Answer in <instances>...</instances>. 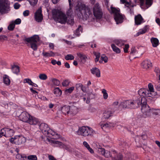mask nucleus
I'll list each match as a JSON object with an SVG mask.
<instances>
[{
    "mask_svg": "<svg viewBox=\"0 0 160 160\" xmlns=\"http://www.w3.org/2000/svg\"><path fill=\"white\" fill-rule=\"evenodd\" d=\"M52 17L56 21L62 24L67 23L73 25L74 23L72 17V11L70 8L68 9L66 12V15L61 10L54 9L52 11Z\"/></svg>",
    "mask_w": 160,
    "mask_h": 160,
    "instance_id": "1",
    "label": "nucleus"
},
{
    "mask_svg": "<svg viewBox=\"0 0 160 160\" xmlns=\"http://www.w3.org/2000/svg\"><path fill=\"white\" fill-rule=\"evenodd\" d=\"M76 13L78 18L83 20L89 19V22L94 21L95 19L91 17L92 14L90 9L80 2L76 5Z\"/></svg>",
    "mask_w": 160,
    "mask_h": 160,
    "instance_id": "2",
    "label": "nucleus"
},
{
    "mask_svg": "<svg viewBox=\"0 0 160 160\" xmlns=\"http://www.w3.org/2000/svg\"><path fill=\"white\" fill-rule=\"evenodd\" d=\"M148 89L142 88L139 89L138 92L139 95L143 98L151 97L154 98L157 96V92L154 91L153 86L151 83L148 85Z\"/></svg>",
    "mask_w": 160,
    "mask_h": 160,
    "instance_id": "3",
    "label": "nucleus"
},
{
    "mask_svg": "<svg viewBox=\"0 0 160 160\" xmlns=\"http://www.w3.org/2000/svg\"><path fill=\"white\" fill-rule=\"evenodd\" d=\"M19 118L21 121L32 125L38 124L39 123L38 119L31 116L29 113L25 111L21 114Z\"/></svg>",
    "mask_w": 160,
    "mask_h": 160,
    "instance_id": "4",
    "label": "nucleus"
},
{
    "mask_svg": "<svg viewBox=\"0 0 160 160\" xmlns=\"http://www.w3.org/2000/svg\"><path fill=\"white\" fill-rule=\"evenodd\" d=\"M138 107L141 105L142 112L148 116L151 115V111L149 106L147 104V100L144 98H140L139 100L137 101Z\"/></svg>",
    "mask_w": 160,
    "mask_h": 160,
    "instance_id": "5",
    "label": "nucleus"
},
{
    "mask_svg": "<svg viewBox=\"0 0 160 160\" xmlns=\"http://www.w3.org/2000/svg\"><path fill=\"white\" fill-rule=\"evenodd\" d=\"M60 111L63 115L68 116H74L78 112L77 108L73 106L64 105L60 107Z\"/></svg>",
    "mask_w": 160,
    "mask_h": 160,
    "instance_id": "6",
    "label": "nucleus"
},
{
    "mask_svg": "<svg viewBox=\"0 0 160 160\" xmlns=\"http://www.w3.org/2000/svg\"><path fill=\"white\" fill-rule=\"evenodd\" d=\"M78 135L84 137L92 136L95 133V132L92 128L86 126H82L79 128L76 132Z\"/></svg>",
    "mask_w": 160,
    "mask_h": 160,
    "instance_id": "7",
    "label": "nucleus"
},
{
    "mask_svg": "<svg viewBox=\"0 0 160 160\" xmlns=\"http://www.w3.org/2000/svg\"><path fill=\"white\" fill-rule=\"evenodd\" d=\"M46 141L49 142V144L53 147H58L68 151L70 150L69 147L68 146L59 141L56 140L49 139L48 138H47Z\"/></svg>",
    "mask_w": 160,
    "mask_h": 160,
    "instance_id": "8",
    "label": "nucleus"
},
{
    "mask_svg": "<svg viewBox=\"0 0 160 160\" xmlns=\"http://www.w3.org/2000/svg\"><path fill=\"white\" fill-rule=\"evenodd\" d=\"M110 12L111 13L114 14V18L117 24L121 23L122 22L123 18L122 16L120 14L119 10L112 6H111L110 9L108 8Z\"/></svg>",
    "mask_w": 160,
    "mask_h": 160,
    "instance_id": "9",
    "label": "nucleus"
},
{
    "mask_svg": "<svg viewBox=\"0 0 160 160\" xmlns=\"http://www.w3.org/2000/svg\"><path fill=\"white\" fill-rule=\"evenodd\" d=\"M10 10L8 0H0V13L4 14L8 12Z\"/></svg>",
    "mask_w": 160,
    "mask_h": 160,
    "instance_id": "10",
    "label": "nucleus"
},
{
    "mask_svg": "<svg viewBox=\"0 0 160 160\" xmlns=\"http://www.w3.org/2000/svg\"><path fill=\"white\" fill-rule=\"evenodd\" d=\"M139 100H129L124 101L121 102L120 106L123 108H138L137 101Z\"/></svg>",
    "mask_w": 160,
    "mask_h": 160,
    "instance_id": "11",
    "label": "nucleus"
},
{
    "mask_svg": "<svg viewBox=\"0 0 160 160\" xmlns=\"http://www.w3.org/2000/svg\"><path fill=\"white\" fill-rule=\"evenodd\" d=\"M93 13L97 19H100L102 17L103 13L98 3H96L93 7Z\"/></svg>",
    "mask_w": 160,
    "mask_h": 160,
    "instance_id": "12",
    "label": "nucleus"
},
{
    "mask_svg": "<svg viewBox=\"0 0 160 160\" xmlns=\"http://www.w3.org/2000/svg\"><path fill=\"white\" fill-rule=\"evenodd\" d=\"M10 141L12 143L20 145L25 142V138L22 136H16L14 138H11Z\"/></svg>",
    "mask_w": 160,
    "mask_h": 160,
    "instance_id": "13",
    "label": "nucleus"
},
{
    "mask_svg": "<svg viewBox=\"0 0 160 160\" xmlns=\"http://www.w3.org/2000/svg\"><path fill=\"white\" fill-rule=\"evenodd\" d=\"M43 18L42 8L40 7L35 13L34 18L36 21L39 22L42 21Z\"/></svg>",
    "mask_w": 160,
    "mask_h": 160,
    "instance_id": "14",
    "label": "nucleus"
},
{
    "mask_svg": "<svg viewBox=\"0 0 160 160\" xmlns=\"http://www.w3.org/2000/svg\"><path fill=\"white\" fill-rule=\"evenodd\" d=\"M127 0H121V3L123 4L126 3L125 8H126L127 12L130 13L131 15L133 14V6L131 5L129 2H127Z\"/></svg>",
    "mask_w": 160,
    "mask_h": 160,
    "instance_id": "15",
    "label": "nucleus"
},
{
    "mask_svg": "<svg viewBox=\"0 0 160 160\" xmlns=\"http://www.w3.org/2000/svg\"><path fill=\"white\" fill-rule=\"evenodd\" d=\"M115 110L112 109H109L105 111L103 114L102 117L105 119L109 118L113 116Z\"/></svg>",
    "mask_w": 160,
    "mask_h": 160,
    "instance_id": "16",
    "label": "nucleus"
},
{
    "mask_svg": "<svg viewBox=\"0 0 160 160\" xmlns=\"http://www.w3.org/2000/svg\"><path fill=\"white\" fill-rule=\"evenodd\" d=\"M97 150L98 153L103 155L106 158H108L111 156L110 152L108 150H105L104 148H98Z\"/></svg>",
    "mask_w": 160,
    "mask_h": 160,
    "instance_id": "17",
    "label": "nucleus"
},
{
    "mask_svg": "<svg viewBox=\"0 0 160 160\" xmlns=\"http://www.w3.org/2000/svg\"><path fill=\"white\" fill-rule=\"evenodd\" d=\"M141 66L143 69L148 70L152 66V63L150 60H145L142 63Z\"/></svg>",
    "mask_w": 160,
    "mask_h": 160,
    "instance_id": "18",
    "label": "nucleus"
},
{
    "mask_svg": "<svg viewBox=\"0 0 160 160\" xmlns=\"http://www.w3.org/2000/svg\"><path fill=\"white\" fill-rule=\"evenodd\" d=\"M39 128L42 133L46 135L48 134V132L49 130L48 125L45 123H42L39 126Z\"/></svg>",
    "mask_w": 160,
    "mask_h": 160,
    "instance_id": "19",
    "label": "nucleus"
},
{
    "mask_svg": "<svg viewBox=\"0 0 160 160\" xmlns=\"http://www.w3.org/2000/svg\"><path fill=\"white\" fill-rule=\"evenodd\" d=\"M25 40L28 42L37 43L39 40V38L38 35H35L30 38H26Z\"/></svg>",
    "mask_w": 160,
    "mask_h": 160,
    "instance_id": "20",
    "label": "nucleus"
},
{
    "mask_svg": "<svg viewBox=\"0 0 160 160\" xmlns=\"http://www.w3.org/2000/svg\"><path fill=\"white\" fill-rule=\"evenodd\" d=\"M148 29L149 27L148 26H145L143 28L140 29L136 34L134 35V36L137 37L140 35L145 33L148 30Z\"/></svg>",
    "mask_w": 160,
    "mask_h": 160,
    "instance_id": "21",
    "label": "nucleus"
},
{
    "mask_svg": "<svg viewBox=\"0 0 160 160\" xmlns=\"http://www.w3.org/2000/svg\"><path fill=\"white\" fill-rule=\"evenodd\" d=\"M134 19L135 24L137 25H140L144 22L143 19L140 14L135 16Z\"/></svg>",
    "mask_w": 160,
    "mask_h": 160,
    "instance_id": "22",
    "label": "nucleus"
},
{
    "mask_svg": "<svg viewBox=\"0 0 160 160\" xmlns=\"http://www.w3.org/2000/svg\"><path fill=\"white\" fill-rule=\"evenodd\" d=\"M91 72L92 74L95 75L98 77H100V70L97 68H93L91 69Z\"/></svg>",
    "mask_w": 160,
    "mask_h": 160,
    "instance_id": "23",
    "label": "nucleus"
},
{
    "mask_svg": "<svg viewBox=\"0 0 160 160\" xmlns=\"http://www.w3.org/2000/svg\"><path fill=\"white\" fill-rule=\"evenodd\" d=\"M78 57L80 58L81 62L82 63H84L87 59V56L81 53L78 52L77 53Z\"/></svg>",
    "mask_w": 160,
    "mask_h": 160,
    "instance_id": "24",
    "label": "nucleus"
},
{
    "mask_svg": "<svg viewBox=\"0 0 160 160\" xmlns=\"http://www.w3.org/2000/svg\"><path fill=\"white\" fill-rule=\"evenodd\" d=\"M14 133V131L12 129L8 128H6V133L5 137H9L13 136Z\"/></svg>",
    "mask_w": 160,
    "mask_h": 160,
    "instance_id": "25",
    "label": "nucleus"
},
{
    "mask_svg": "<svg viewBox=\"0 0 160 160\" xmlns=\"http://www.w3.org/2000/svg\"><path fill=\"white\" fill-rule=\"evenodd\" d=\"M2 78L3 82L6 85L8 86L10 84L11 81L8 75L6 74L4 75Z\"/></svg>",
    "mask_w": 160,
    "mask_h": 160,
    "instance_id": "26",
    "label": "nucleus"
},
{
    "mask_svg": "<svg viewBox=\"0 0 160 160\" xmlns=\"http://www.w3.org/2000/svg\"><path fill=\"white\" fill-rule=\"evenodd\" d=\"M151 41L153 47H156L159 44L158 39L155 38H152L151 39Z\"/></svg>",
    "mask_w": 160,
    "mask_h": 160,
    "instance_id": "27",
    "label": "nucleus"
},
{
    "mask_svg": "<svg viewBox=\"0 0 160 160\" xmlns=\"http://www.w3.org/2000/svg\"><path fill=\"white\" fill-rule=\"evenodd\" d=\"M83 146L88 150L92 154L94 153L93 150L90 148L89 145L86 141H84L83 142Z\"/></svg>",
    "mask_w": 160,
    "mask_h": 160,
    "instance_id": "28",
    "label": "nucleus"
},
{
    "mask_svg": "<svg viewBox=\"0 0 160 160\" xmlns=\"http://www.w3.org/2000/svg\"><path fill=\"white\" fill-rule=\"evenodd\" d=\"M48 132V134L46 135L47 136L50 137V134L53 136H55L57 137H59V135L56 132H55L52 129H49Z\"/></svg>",
    "mask_w": 160,
    "mask_h": 160,
    "instance_id": "29",
    "label": "nucleus"
},
{
    "mask_svg": "<svg viewBox=\"0 0 160 160\" xmlns=\"http://www.w3.org/2000/svg\"><path fill=\"white\" fill-rule=\"evenodd\" d=\"M100 126L102 128L104 129L107 128H109L112 126V124L110 123H101Z\"/></svg>",
    "mask_w": 160,
    "mask_h": 160,
    "instance_id": "30",
    "label": "nucleus"
},
{
    "mask_svg": "<svg viewBox=\"0 0 160 160\" xmlns=\"http://www.w3.org/2000/svg\"><path fill=\"white\" fill-rule=\"evenodd\" d=\"M141 3V5L142 6L144 2V0H139ZM152 3V0H146V4L148 6L147 8L151 5Z\"/></svg>",
    "mask_w": 160,
    "mask_h": 160,
    "instance_id": "31",
    "label": "nucleus"
},
{
    "mask_svg": "<svg viewBox=\"0 0 160 160\" xmlns=\"http://www.w3.org/2000/svg\"><path fill=\"white\" fill-rule=\"evenodd\" d=\"M12 70L13 72L15 74H17L19 72V68L18 66L14 65L12 67Z\"/></svg>",
    "mask_w": 160,
    "mask_h": 160,
    "instance_id": "32",
    "label": "nucleus"
},
{
    "mask_svg": "<svg viewBox=\"0 0 160 160\" xmlns=\"http://www.w3.org/2000/svg\"><path fill=\"white\" fill-rule=\"evenodd\" d=\"M111 48L113 51L116 53H120L121 52L120 49L116 47L114 44H112L111 45Z\"/></svg>",
    "mask_w": 160,
    "mask_h": 160,
    "instance_id": "33",
    "label": "nucleus"
},
{
    "mask_svg": "<svg viewBox=\"0 0 160 160\" xmlns=\"http://www.w3.org/2000/svg\"><path fill=\"white\" fill-rule=\"evenodd\" d=\"M43 56L46 57H53L55 56V54L52 51L49 52H43L42 53Z\"/></svg>",
    "mask_w": 160,
    "mask_h": 160,
    "instance_id": "34",
    "label": "nucleus"
},
{
    "mask_svg": "<svg viewBox=\"0 0 160 160\" xmlns=\"http://www.w3.org/2000/svg\"><path fill=\"white\" fill-rule=\"evenodd\" d=\"M54 93L56 96H59L61 95L62 92L59 88H57L54 89Z\"/></svg>",
    "mask_w": 160,
    "mask_h": 160,
    "instance_id": "35",
    "label": "nucleus"
},
{
    "mask_svg": "<svg viewBox=\"0 0 160 160\" xmlns=\"http://www.w3.org/2000/svg\"><path fill=\"white\" fill-rule=\"evenodd\" d=\"M51 81L53 85L58 86L60 84V82L56 79L51 78Z\"/></svg>",
    "mask_w": 160,
    "mask_h": 160,
    "instance_id": "36",
    "label": "nucleus"
},
{
    "mask_svg": "<svg viewBox=\"0 0 160 160\" xmlns=\"http://www.w3.org/2000/svg\"><path fill=\"white\" fill-rule=\"evenodd\" d=\"M82 28L81 26L78 27V28L77 29L75 33V34L76 36H79L81 34L82 32Z\"/></svg>",
    "mask_w": 160,
    "mask_h": 160,
    "instance_id": "37",
    "label": "nucleus"
},
{
    "mask_svg": "<svg viewBox=\"0 0 160 160\" xmlns=\"http://www.w3.org/2000/svg\"><path fill=\"white\" fill-rule=\"evenodd\" d=\"M104 61L105 63H106L108 61V58L105 55H103L101 56V60L99 61L100 63H102V61Z\"/></svg>",
    "mask_w": 160,
    "mask_h": 160,
    "instance_id": "38",
    "label": "nucleus"
},
{
    "mask_svg": "<svg viewBox=\"0 0 160 160\" xmlns=\"http://www.w3.org/2000/svg\"><path fill=\"white\" fill-rule=\"evenodd\" d=\"M15 25L13 21H12L11 22L10 24L8 27V29L9 30L12 31L15 28Z\"/></svg>",
    "mask_w": 160,
    "mask_h": 160,
    "instance_id": "39",
    "label": "nucleus"
},
{
    "mask_svg": "<svg viewBox=\"0 0 160 160\" xmlns=\"http://www.w3.org/2000/svg\"><path fill=\"white\" fill-rule=\"evenodd\" d=\"M30 43L31 48L34 50H36L37 49V43L29 42Z\"/></svg>",
    "mask_w": 160,
    "mask_h": 160,
    "instance_id": "40",
    "label": "nucleus"
},
{
    "mask_svg": "<svg viewBox=\"0 0 160 160\" xmlns=\"http://www.w3.org/2000/svg\"><path fill=\"white\" fill-rule=\"evenodd\" d=\"M102 92L103 94V98L105 99H107L108 97V95L106 90L104 89H103L102 90Z\"/></svg>",
    "mask_w": 160,
    "mask_h": 160,
    "instance_id": "41",
    "label": "nucleus"
},
{
    "mask_svg": "<svg viewBox=\"0 0 160 160\" xmlns=\"http://www.w3.org/2000/svg\"><path fill=\"white\" fill-rule=\"evenodd\" d=\"M28 1L30 5L32 6H35L38 2V0H27Z\"/></svg>",
    "mask_w": 160,
    "mask_h": 160,
    "instance_id": "42",
    "label": "nucleus"
},
{
    "mask_svg": "<svg viewBox=\"0 0 160 160\" xmlns=\"http://www.w3.org/2000/svg\"><path fill=\"white\" fill-rule=\"evenodd\" d=\"M65 59L67 60H72L74 58L73 56L71 54H68L66 55L65 57Z\"/></svg>",
    "mask_w": 160,
    "mask_h": 160,
    "instance_id": "43",
    "label": "nucleus"
},
{
    "mask_svg": "<svg viewBox=\"0 0 160 160\" xmlns=\"http://www.w3.org/2000/svg\"><path fill=\"white\" fill-rule=\"evenodd\" d=\"M39 78L41 80H45L47 79V76L44 73H41L39 75Z\"/></svg>",
    "mask_w": 160,
    "mask_h": 160,
    "instance_id": "44",
    "label": "nucleus"
},
{
    "mask_svg": "<svg viewBox=\"0 0 160 160\" xmlns=\"http://www.w3.org/2000/svg\"><path fill=\"white\" fill-rule=\"evenodd\" d=\"M74 87H72L70 88L67 89L65 90V93L66 94H68L71 93L74 89Z\"/></svg>",
    "mask_w": 160,
    "mask_h": 160,
    "instance_id": "45",
    "label": "nucleus"
},
{
    "mask_svg": "<svg viewBox=\"0 0 160 160\" xmlns=\"http://www.w3.org/2000/svg\"><path fill=\"white\" fill-rule=\"evenodd\" d=\"M115 42L118 46L122 47V45H123L122 41L121 40H116L115 41Z\"/></svg>",
    "mask_w": 160,
    "mask_h": 160,
    "instance_id": "46",
    "label": "nucleus"
},
{
    "mask_svg": "<svg viewBox=\"0 0 160 160\" xmlns=\"http://www.w3.org/2000/svg\"><path fill=\"white\" fill-rule=\"evenodd\" d=\"M94 55L96 56L95 61L97 62L98 61L100 57V53L99 52H93Z\"/></svg>",
    "mask_w": 160,
    "mask_h": 160,
    "instance_id": "47",
    "label": "nucleus"
},
{
    "mask_svg": "<svg viewBox=\"0 0 160 160\" xmlns=\"http://www.w3.org/2000/svg\"><path fill=\"white\" fill-rule=\"evenodd\" d=\"M28 159L29 160H37V158L35 155H30L28 157Z\"/></svg>",
    "mask_w": 160,
    "mask_h": 160,
    "instance_id": "48",
    "label": "nucleus"
},
{
    "mask_svg": "<svg viewBox=\"0 0 160 160\" xmlns=\"http://www.w3.org/2000/svg\"><path fill=\"white\" fill-rule=\"evenodd\" d=\"M138 53V52L135 47H132L131 49L130 54L135 55Z\"/></svg>",
    "mask_w": 160,
    "mask_h": 160,
    "instance_id": "49",
    "label": "nucleus"
},
{
    "mask_svg": "<svg viewBox=\"0 0 160 160\" xmlns=\"http://www.w3.org/2000/svg\"><path fill=\"white\" fill-rule=\"evenodd\" d=\"M69 83L70 82L69 80H65L62 82V84L63 86L66 87L69 85Z\"/></svg>",
    "mask_w": 160,
    "mask_h": 160,
    "instance_id": "50",
    "label": "nucleus"
},
{
    "mask_svg": "<svg viewBox=\"0 0 160 160\" xmlns=\"http://www.w3.org/2000/svg\"><path fill=\"white\" fill-rule=\"evenodd\" d=\"M76 87L77 89L80 88L83 91H84V87L82 85L81 83H78L76 85Z\"/></svg>",
    "mask_w": 160,
    "mask_h": 160,
    "instance_id": "51",
    "label": "nucleus"
},
{
    "mask_svg": "<svg viewBox=\"0 0 160 160\" xmlns=\"http://www.w3.org/2000/svg\"><path fill=\"white\" fill-rule=\"evenodd\" d=\"M5 133L6 128L2 129L0 132V136L1 137L3 136L5 137Z\"/></svg>",
    "mask_w": 160,
    "mask_h": 160,
    "instance_id": "52",
    "label": "nucleus"
},
{
    "mask_svg": "<svg viewBox=\"0 0 160 160\" xmlns=\"http://www.w3.org/2000/svg\"><path fill=\"white\" fill-rule=\"evenodd\" d=\"M129 48V45L128 44H125L124 45L123 48L124 52L125 53H127L128 52V48Z\"/></svg>",
    "mask_w": 160,
    "mask_h": 160,
    "instance_id": "53",
    "label": "nucleus"
},
{
    "mask_svg": "<svg viewBox=\"0 0 160 160\" xmlns=\"http://www.w3.org/2000/svg\"><path fill=\"white\" fill-rule=\"evenodd\" d=\"M21 19L19 18L16 19L14 21H13V22L15 25L19 24L21 23Z\"/></svg>",
    "mask_w": 160,
    "mask_h": 160,
    "instance_id": "54",
    "label": "nucleus"
},
{
    "mask_svg": "<svg viewBox=\"0 0 160 160\" xmlns=\"http://www.w3.org/2000/svg\"><path fill=\"white\" fill-rule=\"evenodd\" d=\"M24 81L26 83H28L29 85H32V84L33 83V82L32 81L28 78L25 79L24 80Z\"/></svg>",
    "mask_w": 160,
    "mask_h": 160,
    "instance_id": "55",
    "label": "nucleus"
},
{
    "mask_svg": "<svg viewBox=\"0 0 160 160\" xmlns=\"http://www.w3.org/2000/svg\"><path fill=\"white\" fill-rule=\"evenodd\" d=\"M8 37L4 35H0V40H7Z\"/></svg>",
    "mask_w": 160,
    "mask_h": 160,
    "instance_id": "56",
    "label": "nucleus"
},
{
    "mask_svg": "<svg viewBox=\"0 0 160 160\" xmlns=\"http://www.w3.org/2000/svg\"><path fill=\"white\" fill-rule=\"evenodd\" d=\"M154 72L158 76V75L160 74V70L159 68L158 67H155L154 69Z\"/></svg>",
    "mask_w": 160,
    "mask_h": 160,
    "instance_id": "57",
    "label": "nucleus"
},
{
    "mask_svg": "<svg viewBox=\"0 0 160 160\" xmlns=\"http://www.w3.org/2000/svg\"><path fill=\"white\" fill-rule=\"evenodd\" d=\"M118 102L117 101L114 102L113 103V104H112V108L111 109H112L114 110V108L117 107L118 106Z\"/></svg>",
    "mask_w": 160,
    "mask_h": 160,
    "instance_id": "58",
    "label": "nucleus"
},
{
    "mask_svg": "<svg viewBox=\"0 0 160 160\" xmlns=\"http://www.w3.org/2000/svg\"><path fill=\"white\" fill-rule=\"evenodd\" d=\"M29 11L28 10H26L24 11L23 13V15L25 17L28 16L29 15Z\"/></svg>",
    "mask_w": 160,
    "mask_h": 160,
    "instance_id": "59",
    "label": "nucleus"
},
{
    "mask_svg": "<svg viewBox=\"0 0 160 160\" xmlns=\"http://www.w3.org/2000/svg\"><path fill=\"white\" fill-rule=\"evenodd\" d=\"M22 155L19 153H18L16 156V158L17 160H21Z\"/></svg>",
    "mask_w": 160,
    "mask_h": 160,
    "instance_id": "60",
    "label": "nucleus"
},
{
    "mask_svg": "<svg viewBox=\"0 0 160 160\" xmlns=\"http://www.w3.org/2000/svg\"><path fill=\"white\" fill-rule=\"evenodd\" d=\"M13 6L15 9H17L20 8V5L18 3H16L14 4Z\"/></svg>",
    "mask_w": 160,
    "mask_h": 160,
    "instance_id": "61",
    "label": "nucleus"
},
{
    "mask_svg": "<svg viewBox=\"0 0 160 160\" xmlns=\"http://www.w3.org/2000/svg\"><path fill=\"white\" fill-rule=\"evenodd\" d=\"M156 22L160 26V19L157 17L156 18Z\"/></svg>",
    "mask_w": 160,
    "mask_h": 160,
    "instance_id": "62",
    "label": "nucleus"
},
{
    "mask_svg": "<svg viewBox=\"0 0 160 160\" xmlns=\"http://www.w3.org/2000/svg\"><path fill=\"white\" fill-rule=\"evenodd\" d=\"M48 158L50 160H57V159L53 156L51 155H49Z\"/></svg>",
    "mask_w": 160,
    "mask_h": 160,
    "instance_id": "63",
    "label": "nucleus"
},
{
    "mask_svg": "<svg viewBox=\"0 0 160 160\" xmlns=\"http://www.w3.org/2000/svg\"><path fill=\"white\" fill-rule=\"evenodd\" d=\"M28 157L25 155H22L21 160H28Z\"/></svg>",
    "mask_w": 160,
    "mask_h": 160,
    "instance_id": "64",
    "label": "nucleus"
}]
</instances>
